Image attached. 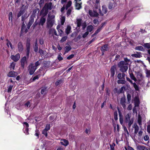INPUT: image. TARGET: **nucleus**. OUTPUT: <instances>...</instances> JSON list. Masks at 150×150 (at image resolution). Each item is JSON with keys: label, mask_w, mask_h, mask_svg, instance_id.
<instances>
[{"label": "nucleus", "mask_w": 150, "mask_h": 150, "mask_svg": "<svg viewBox=\"0 0 150 150\" xmlns=\"http://www.w3.org/2000/svg\"><path fill=\"white\" fill-rule=\"evenodd\" d=\"M131 114L129 113L126 114L125 116V122L128 124V128H130L134 122V118L133 117H131Z\"/></svg>", "instance_id": "nucleus-1"}, {"label": "nucleus", "mask_w": 150, "mask_h": 150, "mask_svg": "<svg viewBox=\"0 0 150 150\" xmlns=\"http://www.w3.org/2000/svg\"><path fill=\"white\" fill-rule=\"evenodd\" d=\"M123 62H120L117 64L118 67L120 68V71L122 73H125L128 69V66L127 65L124 64Z\"/></svg>", "instance_id": "nucleus-2"}, {"label": "nucleus", "mask_w": 150, "mask_h": 150, "mask_svg": "<svg viewBox=\"0 0 150 150\" xmlns=\"http://www.w3.org/2000/svg\"><path fill=\"white\" fill-rule=\"evenodd\" d=\"M100 0H92L90 2V4L94 8L98 9L100 7Z\"/></svg>", "instance_id": "nucleus-3"}, {"label": "nucleus", "mask_w": 150, "mask_h": 150, "mask_svg": "<svg viewBox=\"0 0 150 150\" xmlns=\"http://www.w3.org/2000/svg\"><path fill=\"white\" fill-rule=\"evenodd\" d=\"M28 8V6L27 5L24 6V5H23L20 9V11L17 14V17L18 18L22 15Z\"/></svg>", "instance_id": "nucleus-4"}, {"label": "nucleus", "mask_w": 150, "mask_h": 150, "mask_svg": "<svg viewBox=\"0 0 150 150\" xmlns=\"http://www.w3.org/2000/svg\"><path fill=\"white\" fill-rule=\"evenodd\" d=\"M93 9V11L91 10H89L88 12V13L89 15L91 17H97L99 15L97 11L95 10L97 9L96 8H94L92 7Z\"/></svg>", "instance_id": "nucleus-5"}, {"label": "nucleus", "mask_w": 150, "mask_h": 150, "mask_svg": "<svg viewBox=\"0 0 150 150\" xmlns=\"http://www.w3.org/2000/svg\"><path fill=\"white\" fill-rule=\"evenodd\" d=\"M36 69L37 68L36 67L33 66V63H31L28 66V70L30 75L33 74Z\"/></svg>", "instance_id": "nucleus-6"}, {"label": "nucleus", "mask_w": 150, "mask_h": 150, "mask_svg": "<svg viewBox=\"0 0 150 150\" xmlns=\"http://www.w3.org/2000/svg\"><path fill=\"white\" fill-rule=\"evenodd\" d=\"M54 20L51 18H48L47 19V27L48 28H50L53 26L54 23Z\"/></svg>", "instance_id": "nucleus-7"}, {"label": "nucleus", "mask_w": 150, "mask_h": 150, "mask_svg": "<svg viewBox=\"0 0 150 150\" xmlns=\"http://www.w3.org/2000/svg\"><path fill=\"white\" fill-rule=\"evenodd\" d=\"M30 49V41L28 40L26 43V56L28 57L29 56Z\"/></svg>", "instance_id": "nucleus-8"}, {"label": "nucleus", "mask_w": 150, "mask_h": 150, "mask_svg": "<svg viewBox=\"0 0 150 150\" xmlns=\"http://www.w3.org/2000/svg\"><path fill=\"white\" fill-rule=\"evenodd\" d=\"M117 65H115L112 66L110 69V76L113 77L115 74V71L116 70Z\"/></svg>", "instance_id": "nucleus-9"}, {"label": "nucleus", "mask_w": 150, "mask_h": 150, "mask_svg": "<svg viewBox=\"0 0 150 150\" xmlns=\"http://www.w3.org/2000/svg\"><path fill=\"white\" fill-rule=\"evenodd\" d=\"M18 50L19 52H23L24 50L23 43L21 42H19L17 45Z\"/></svg>", "instance_id": "nucleus-10"}, {"label": "nucleus", "mask_w": 150, "mask_h": 150, "mask_svg": "<svg viewBox=\"0 0 150 150\" xmlns=\"http://www.w3.org/2000/svg\"><path fill=\"white\" fill-rule=\"evenodd\" d=\"M53 7V6L52 5V3L51 2H49L46 3L45 4L44 7L47 9L48 11L49 10H51Z\"/></svg>", "instance_id": "nucleus-11"}, {"label": "nucleus", "mask_w": 150, "mask_h": 150, "mask_svg": "<svg viewBox=\"0 0 150 150\" xmlns=\"http://www.w3.org/2000/svg\"><path fill=\"white\" fill-rule=\"evenodd\" d=\"M20 56L19 54L18 53L15 55H11V58L14 62H17L20 58Z\"/></svg>", "instance_id": "nucleus-12"}, {"label": "nucleus", "mask_w": 150, "mask_h": 150, "mask_svg": "<svg viewBox=\"0 0 150 150\" xmlns=\"http://www.w3.org/2000/svg\"><path fill=\"white\" fill-rule=\"evenodd\" d=\"M102 11L99 9V13L102 16H103L104 14H106L107 12V8L105 5H103L102 6Z\"/></svg>", "instance_id": "nucleus-13"}, {"label": "nucleus", "mask_w": 150, "mask_h": 150, "mask_svg": "<svg viewBox=\"0 0 150 150\" xmlns=\"http://www.w3.org/2000/svg\"><path fill=\"white\" fill-rule=\"evenodd\" d=\"M105 25V23H103L101 24V25L100 26H99L98 27V29L96 30L95 31V33L92 35V37H93L94 36L96 35L98 33H99L100 31L102 30V28L103 27L104 25Z\"/></svg>", "instance_id": "nucleus-14"}, {"label": "nucleus", "mask_w": 150, "mask_h": 150, "mask_svg": "<svg viewBox=\"0 0 150 150\" xmlns=\"http://www.w3.org/2000/svg\"><path fill=\"white\" fill-rule=\"evenodd\" d=\"M48 12V11L44 7L42 8V10L40 11V15H42V16L44 17L46 15Z\"/></svg>", "instance_id": "nucleus-15"}, {"label": "nucleus", "mask_w": 150, "mask_h": 150, "mask_svg": "<svg viewBox=\"0 0 150 150\" xmlns=\"http://www.w3.org/2000/svg\"><path fill=\"white\" fill-rule=\"evenodd\" d=\"M126 99L125 97H122L121 98L120 101V103L124 109H125L126 106L125 105Z\"/></svg>", "instance_id": "nucleus-16"}, {"label": "nucleus", "mask_w": 150, "mask_h": 150, "mask_svg": "<svg viewBox=\"0 0 150 150\" xmlns=\"http://www.w3.org/2000/svg\"><path fill=\"white\" fill-rule=\"evenodd\" d=\"M21 66L23 68L24 67L25 63L27 62L26 57L25 56L23 57L21 59Z\"/></svg>", "instance_id": "nucleus-17"}, {"label": "nucleus", "mask_w": 150, "mask_h": 150, "mask_svg": "<svg viewBox=\"0 0 150 150\" xmlns=\"http://www.w3.org/2000/svg\"><path fill=\"white\" fill-rule=\"evenodd\" d=\"M18 74L17 72L14 71H11L9 72L7 76L9 77H15Z\"/></svg>", "instance_id": "nucleus-18"}, {"label": "nucleus", "mask_w": 150, "mask_h": 150, "mask_svg": "<svg viewBox=\"0 0 150 150\" xmlns=\"http://www.w3.org/2000/svg\"><path fill=\"white\" fill-rule=\"evenodd\" d=\"M46 21V18L44 16H42L40 19V21L39 23V25L43 26Z\"/></svg>", "instance_id": "nucleus-19"}, {"label": "nucleus", "mask_w": 150, "mask_h": 150, "mask_svg": "<svg viewBox=\"0 0 150 150\" xmlns=\"http://www.w3.org/2000/svg\"><path fill=\"white\" fill-rule=\"evenodd\" d=\"M117 110L119 112V115L120 117L119 120L120 123L121 125H122V126H123V125H124L123 124V116L122 115L121 112L119 110V109L118 108H117Z\"/></svg>", "instance_id": "nucleus-20"}, {"label": "nucleus", "mask_w": 150, "mask_h": 150, "mask_svg": "<svg viewBox=\"0 0 150 150\" xmlns=\"http://www.w3.org/2000/svg\"><path fill=\"white\" fill-rule=\"evenodd\" d=\"M82 20L81 18H77L75 23L76 24L77 27L79 28L81 25Z\"/></svg>", "instance_id": "nucleus-21"}, {"label": "nucleus", "mask_w": 150, "mask_h": 150, "mask_svg": "<svg viewBox=\"0 0 150 150\" xmlns=\"http://www.w3.org/2000/svg\"><path fill=\"white\" fill-rule=\"evenodd\" d=\"M132 57L140 58L142 57V53L140 52H136V53L133 54L131 55Z\"/></svg>", "instance_id": "nucleus-22"}, {"label": "nucleus", "mask_w": 150, "mask_h": 150, "mask_svg": "<svg viewBox=\"0 0 150 150\" xmlns=\"http://www.w3.org/2000/svg\"><path fill=\"white\" fill-rule=\"evenodd\" d=\"M60 143L61 145L65 146H67L69 144L68 141L65 139H61Z\"/></svg>", "instance_id": "nucleus-23"}, {"label": "nucleus", "mask_w": 150, "mask_h": 150, "mask_svg": "<svg viewBox=\"0 0 150 150\" xmlns=\"http://www.w3.org/2000/svg\"><path fill=\"white\" fill-rule=\"evenodd\" d=\"M137 150H148V149L145 146L142 145H138L137 147Z\"/></svg>", "instance_id": "nucleus-24"}, {"label": "nucleus", "mask_w": 150, "mask_h": 150, "mask_svg": "<svg viewBox=\"0 0 150 150\" xmlns=\"http://www.w3.org/2000/svg\"><path fill=\"white\" fill-rule=\"evenodd\" d=\"M125 74L124 73H119L117 75V77L119 79H125Z\"/></svg>", "instance_id": "nucleus-25"}, {"label": "nucleus", "mask_w": 150, "mask_h": 150, "mask_svg": "<svg viewBox=\"0 0 150 150\" xmlns=\"http://www.w3.org/2000/svg\"><path fill=\"white\" fill-rule=\"evenodd\" d=\"M134 100L135 106L138 107L140 103L139 98L137 97H135Z\"/></svg>", "instance_id": "nucleus-26"}, {"label": "nucleus", "mask_w": 150, "mask_h": 150, "mask_svg": "<svg viewBox=\"0 0 150 150\" xmlns=\"http://www.w3.org/2000/svg\"><path fill=\"white\" fill-rule=\"evenodd\" d=\"M35 18V16H31L30 17L29 22L28 23V25H29L31 26L33 23L34 20V18Z\"/></svg>", "instance_id": "nucleus-27"}, {"label": "nucleus", "mask_w": 150, "mask_h": 150, "mask_svg": "<svg viewBox=\"0 0 150 150\" xmlns=\"http://www.w3.org/2000/svg\"><path fill=\"white\" fill-rule=\"evenodd\" d=\"M81 2H75V6L76 7V9L77 10H79L81 8Z\"/></svg>", "instance_id": "nucleus-28"}, {"label": "nucleus", "mask_w": 150, "mask_h": 150, "mask_svg": "<svg viewBox=\"0 0 150 150\" xmlns=\"http://www.w3.org/2000/svg\"><path fill=\"white\" fill-rule=\"evenodd\" d=\"M100 50L101 51L105 52L108 50V46L107 45H105L100 48Z\"/></svg>", "instance_id": "nucleus-29"}, {"label": "nucleus", "mask_w": 150, "mask_h": 150, "mask_svg": "<svg viewBox=\"0 0 150 150\" xmlns=\"http://www.w3.org/2000/svg\"><path fill=\"white\" fill-rule=\"evenodd\" d=\"M133 127L134 129V133L137 134L138 132L139 129L138 126L136 124H135L133 126Z\"/></svg>", "instance_id": "nucleus-30"}, {"label": "nucleus", "mask_w": 150, "mask_h": 150, "mask_svg": "<svg viewBox=\"0 0 150 150\" xmlns=\"http://www.w3.org/2000/svg\"><path fill=\"white\" fill-rule=\"evenodd\" d=\"M71 26L69 25H68L65 31V33L67 35H68L71 32Z\"/></svg>", "instance_id": "nucleus-31"}, {"label": "nucleus", "mask_w": 150, "mask_h": 150, "mask_svg": "<svg viewBox=\"0 0 150 150\" xmlns=\"http://www.w3.org/2000/svg\"><path fill=\"white\" fill-rule=\"evenodd\" d=\"M38 52L41 56H43L47 53V52L46 51L40 49H39Z\"/></svg>", "instance_id": "nucleus-32"}, {"label": "nucleus", "mask_w": 150, "mask_h": 150, "mask_svg": "<svg viewBox=\"0 0 150 150\" xmlns=\"http://www.w3.org/2000/svg\"><path fill=\"white\" fill-rule=\"evenodd\" d=\"M40 11V10L39 8L35 9L33 10V13L31 16H35V15L36 14H38Z\"/></svg>", "instance_id": "nucleus-33"}, {"label": "nucleus", "mask_w": 150, "mask_h": 150, "mask_svg": "<svg viewBox=\"0 0 150 150\" xmlns=\"http://www.w3.org/2000/svg\"><path fill=\"white\" fill-rule=\"evenodd\" d=\"M93 29V27L92 25H89L86 28L87 32H91L92 31Z\"/></svg>", "instance_id": "nucleus-34"}, {"label": "nucleus", "mask_w": 150, "mask_h": 150, "mask_svg": "<svg viewBox=\"0 0 150 150\" xmlns=\"http://www.w3.org/2000/svg\"><path fill=\"white\" fill-rule=\"evenodd\" d=\"M117 83L118 84H125L126 83V81L125 79H119L117 81Z\"/></svg>", "instance_id": "nucleus-35"}, {"label": "nucleus", "mask_w": 150, "mask_h": 150, "mask_svg": "<svg viewBox=\"0 0 150 150\" xmlns=\"http://www.w3.org/2000/svg\"><path fill=\"white\" fill-rule=\"evenodd\" d=\"M28 17V15H27V13H25L21 17V21L23 22H24V21Z\"/></svg>", "instance_id": "nucleus-36"}, {"label": "nucleus", "mask_w": 150, "mask_h": 150, "mask_svg": "<svg viewBox=\"0 0 150 150\" xmlns=\"http://www.w3.org/2000/svg\"><path fill=\"white\" fill-rule=\"evenodd\" d=\"M130 60L129 59H128L127 58H124V60L122 61H121L120 62H124V64L125 65H128L129 63V62Z\"/></svg>", "instance_id": "nucleus-37"}, {"label": "nucleus", "mask_w": 150, "mask_h": 150, "mask_svg": "<svg viewBox=\"0 0 150 150\" xmlns=\"http://www.w3.org/2000/svg\"><path fill=\"white\" fill-rule=\"evenodd\" d=\"M34 50L35 52H37L38 50V46L37 44V40H36L35 42V45L34 46Z\"/></svg>", "instance_id": "nucleus-38"}, {"label": "nucleus", "mask_w": 150, "mask_h": 150, "mask_svg": "<svg viewBox=\"0 0 150 150\" xmlns=\"http://www.w3.org/2000/svg\"><path fill=\"white\" fill-rule=\"evenodd\" d=\"M137 77L139 81L142 80L143 78V76L141 73L138 74H137Z\"/></svg>", "instance_id": "nucleus-39"}, {"label": "nucleus", "mask_w": 150, "mask_h": 150, "mask_svg": "<svg viewBox=\"0 0 150 150\" xmlns=\"http://www.w3.org/2000/svg\"><path fill=\"white\" fill-rule=\"evenodd\" d=\"M72 4V2L71 1H69L67 3V5H66L65 6V8L66 10H67L68 8L70 7L71 6Z\"/></svg>", "instance_id": "nucleus-40"}, {"label": "nucleus", "mask_w": 150, "mask_h": 150, "mask_svg": "<svg viewBox=\"0 0 150 150\" xmlns=\"http://www.w3.org/2000/svg\"><path fill=\"white\" fill-rule=\"evenodd\" d=\"M135 49L137 50H138L139 51H143L144 49L142 46H137L135 47Z\"/></svg>", "instance_id": "nucleus-41"}, {"label": "nucleus", "mask_w": 150, "mask_h": 150, "mask_svg": "<svg viewBox=\"0 0 150 150\" xmlns=\"http://www.w3.org/2000/svg\"><path fill=\"white\" fill-rule=\"evenodd\" d=\"M131 78L135 81H137V79L135 78V77L134 76V74L132 73H130L129 74Z\"/></svg>", "instance_id": "nucleus-42"}, {"label": "nucleus", "mask_w": 150, "mask_h": 150, "mask_svg": "<svg viewBox=\"0 0 150 150\" xmlns=\"http://www.w3.org/2000/svg\"><path fill=\"white\" fill-rule=\"evenodd\" d=\"M65 20V17L64 16H62L61 18V23L62 25H63Z\"/></svg>", "instance_id": "nucleus-43"}, {"label": "nucleus", "mask_w": 150, "mask_h": 150, "mask_svg": "<svg viewBox=\"0 0 150 150\" xmlns=\"http://www.w3.org/2000/svg\"><path fill=\"white\" fill-rule=\"evenodd\" d=\"M35 135L38 138L39 137L40 132H39L38 129H36L35 131Z\"/></svg>", "instance_id": "nucleus-44"}, {"label": "nucleus", "mask_w": 150, "mask_h": 150, "mask_svg": "<svg viewBox=\"0 0 150 150\" xmlns=\"http://www.w3.org/2000/svg\"><path fill=\"white\" fill-rule=\"evenodd\" d=\"M114 117L115 120H117L118 119L117 117V111H115L114 113Z\"/></svg>", "instance_id": "nucleus-45"}, {"label": "nucleus", "mask_w": 150, "mask_h": 150, "mask_svg": "<svg viewBox=\"0 0 150 150\" xmlns=\"http://www.w3.org/2000/svg\"><path fill=\"white\" fill-rule=\"evenodd\" d=\"M16 65V63L14 62H12L10 65V68H12L13 70L14 69L15 66Z\"/></svg>", "instance_id": "nucleus-46"}, {"label": "nucleus", "mask_w": 150, "mask_h": 150, "mask_svg": "<svg viewBox=\"0 0 150 150\" xmlns=\"http://www.w3.org/2000/svg\"><path fill=\"white\" fill-rule=\"evenodd\" d=\"M72 9L71 8H70L69 9H68L67 12V17H68L69 16L71 13V11Z\"/></svg>", "instance_id": "nucleus-47"}, {"label": "nucleus", "mask_w": 150, "mask_h": 150, "mask_svg": "<svg viewBox=\"0 0 150 150\" xmlns=\"http://www.w3.org/2000/svg\"><path fill=\"white\" fill-rule=\"evenodd\" d=\"M67 36H65L63 37L60 40V42H63L65 41L67 39Z\"/></svg>", "instance_id": "nucleus-48"}, {"label": "nucleus", "mask_w": 150, "mask_h": 150, "mask_svg": "<svg viewBox=\"0 0 150 150\" xmlns=\"http://www.w3.org/2000/svg\"><path fill=\"white\" fill-rule=\"evenodd\" d=\"M46 88L45 87L42 88L41 91V93L42 94H45V92L46 91Z\"/></svg>", "instance_id": "nucleus-49"}, {"label": "nucleus", "mask_w": 150, "mask_h": 150, "mask_svg": "<svg viewBox=\"0 0 150 150\" xmlns=\"http://www.w3.org/2000/svg\"><path fill=\"white\" fill-rule=\"evenodd\" d=\"M65 52H68L71 49V47L70 46H66L65 47Z\"/></svg>", "instance_id": "nucleus-50"}, {"label": "nucleus", "mask_w": 150, "mask_h": 150, "mask_svg": "<svg viewBox=\"0 0 150 150\" xmlns=\"http://www.w3.org/2000/svg\"><path fill=\"white\" fill-rule=\"evenodd\" d=\"M143 46L144 47H145L149 49L150 48V43H145L143 45Z\"/></svg>", "instance_id": "nucleus-51"}, {"label": "nucleus", "mask_w": 150, "mask_h": 150, "mask_svg": "<svg viewBox=\"0 0 150 150\" xmlns=\"http://www.w3.org/2000/svg\"><path fill=\"white\" fill-rule=\"evenodd\" d=\"M125 86H123L122 87L119 91H118L117 93H122L123 92L124 89H125Z\"/></svg>", "instance_id": "nucleus-52"}, {"label": "nucleus", "mask_w": 150, "mask_h": 150, "mask_svg": "<svg viewBox=\"0 0 150 150\" xmlns=\"http://www.w3.org/2000/svg\"><path fill=\"white\" fill-rule=\"evenodd\" d=\"M6 40L7 41V42L6 43V45L8 46V47H9V45H10V46L11 47V49L12 48V44L11 43V42L8 40V39H6Z\"/></svg>", "instance_id": "nucleus-53"}, {"label": "nucleus", "mask_w": 150, "mask_h": 150, "mask_svg": "<svg viewBox=\"0 0 150 150\" xmlns=\"http://www.w3.org/2000/svg\"><path fill=\"white\" fill-rule=\"evenodd\" d=\"M132 84L133 85L134 87L136 90L138 91L139 90L138 86L135 83H133Z\"/></svg>", "instance_id": "nucleus-54"}, {"label": "nucleus", "mask_w": 150, "mask_h": 150, "mask_svg": "<svg viewBox=\"0 0 150 150\" xmlns=\"http://www.w3.org/2000/svg\"><path fill=\"white\" fill-rule=\"evenodd\" d=\"M55 29L53 28H50L49 32V34H52V35H53V33L54 32V31Z\"/></svg>", "instance_id": "nucleus-55"}, {"label": "nucleus", "mask_w": 150, "mask_h": 150, "mask_svg": "<svg viewBox=\"0 0 150 150\" xmlns=\"http://www.w3.org/2000/svg\"><path fill=\"white\" fill-rule=\"evenodd\" d=\"M62 82V81L61 80H59L57 81L55 83V85L56 86H58L59 84H60Z\"/></svg>", "instance_id": "nucleus-56"}, {"label": "nucleus", "mask_w": 150, "mask_h": 150, "mask_svg": "<svg viewBox=\"0 0 150 150\" xmlns=\"http://www.w3.org/2000/svg\"><path fill=\"white\" fill-rule=\"evenodd\" d=\"M29 129L28 127H25V129L24 131V132L27 135L29 134L28 132Z\"/></svg>", "instance_id": "nucleus-57"}, {"label": "nucleus", "mask_w": 150, "mask_h": 150, "mask_svg": "<svg viewBox=\"0 0 150 150\" xmlns=\"http://www.w3.org/2000/svg\"><path fill=\"white\" fill-rule=\"evenodd\" d=\"M50 128V124H47L45 129L48 131Z\"/></svg>", "instance_id": "nucleus-58"}, {"label": "nucleus", "mask_w": 150, "mask_h": 150, "mask_svg": "<svg viewBox=\"0 0 150 150\" xmlns=\"http://www.w3.org/2000/svg\"><path fill=\"white\" fill-rule=\"evenodd\" d=\"M127 98L128 102H129L130 100H131V96L129 94H128L127 95Z\"/></svg>", "instance_id": "nucleus-59"}, {"label": "nucleus", "mask_w": 150, "mask_h": 150, "mask_svg": "<svg viewBox=\"0 0 150 150\" xmlns=\"http://www.w3.org/2000/svg\"><path fill=\"white\" fill-rule=\"evenodd\" d=\"M123 128V129L124 131L125 132H126L127 135L129 134V133L126 128V127L124 125H123V126H122Z\"/></svg>", "instance_id": "nucleus-60"}, {"label": "nucleus", "mask_w": 150, "mask_h": 150, "mask_svg": "<svg viewBox=\"0 0 150 150\" xmlns=\"http://www.w3.org/2000/svg\"><path fill=\"white\" fill-rule=\"evenodd\" d=\"M47 131L44 129L42 131V134H44L45 136L47 137Z\"/></svg>", "instance_id": "nucleus-61"}, {"label": "nucleus", "mask_w": 150, "mask_h": 150, "mask_svg": "<svg viewBox=\"0 0 150 150\" xmlns=\"http://www.w3.org/2000/svg\"><path fill=\"white\" fill-rule=\"evenodd\" d=\"M115 143H112V144H110V150H114V146H115Z\"/></svg>", "instance_id": "nucleus-62"}, {"label": "nucleus", "mask_w": 150, "mask_h": 150, "mask_svg": "<svg viewBox=\"0 0 150 150\" xmlns=\"http://www.w3.org/2000/svg\"><path fill=\"white\" fill-rule=\"evenodd\" d=\"M89 34V33L88 32H86L82 35V37L85 38Z\"/></svg>", "instance_id": "nucleus-63"}, {"label": "nucleus", "mask_w": 150, "mask_h": 150, "mask_svg": "<svg viewBox=\"0 0 150 150\" xmlns=\"http://www.w3.org/2000/svg\"><path fill=\"white\" fill-rule=\"evenodd\" d=\"M58 31L59 35L61 36L64 33L63 32L61 29L58 30Z\"/></svg>", "instance_id": "nucleus-64"}]
</instances>
